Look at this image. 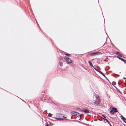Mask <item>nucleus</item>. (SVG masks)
<instances>
[{"instance_id": "f257e3e1", "label": "nucleus", "mask_w": 126, "mask_h": 126, "mask_svg": "<svg viewBox=\"0 0 126 126\" xmlns=\"http://www.w3.org/2000/svg\"><path fill=\"white\" fill-rule=\"evenodd\" d=\"M95 97L96 99L95 100L94 103L97 105L99 104L101 102L100 97L97 94H95Z\"/></svg>"}, {"instance_id": "f03ea898", "label": "nucleus", "mask_w": 126, "mask_h": 126, "mask_svg": "<svg viewBox=\"0 0 126 126\" xmlns=\"http://www.w3.org/2000/svg\"><path fill=\"white\" fill-rule=\"evenodd\" d=\"M118 111L117 109L114 107L112 108L111 110L110 111V112L112 114H114V113Z\"/></svg>"}, {"instance_id": "7ed1b4c3", "label": "nucleus", "mask_w": 126, "mask_h": 126, "mask_svg": "<svg viewBox=\"0 0 126 126\" xmlns=\"http://www.w3.org/2000/svg\"><path fill=\"white\" fill-rule=\"evenodd\" d=\"M77 114H79V116H80V117L81 116V115H80L79 113L77 112H75L74 111H72L71 112V114L72 115V116H71V118H72V116L73 115L74 116H76V115H77Z\"/></svg>"}, {"instance_id": "20e7f679", "label": "nucleus", "mask_w": 126, "mask_h": 126, "mask_svg": "<svg viewBox=\"0 0 126 126\" xmlns=\"http://www.w3.org/2000/svg\"><path fill=\"white\" fill-rule=\"evenodd\" d=\"M65 58L66 60V61L68 64H69L72 63V61L71 59L66 56L65 57Z\"/></svg>"}, {"instance_id": "39448f33", "label": "nucleus", "mask_w": 126, "mask_h": 126, "mask_svg": "<svg viewBox=\"0 0 126 126\" xmlns=\"http://www.w3.org/2000/svg\"><path fill=\"white\" fill-rule=\"evenodd\" d=\"M82 111L84 112L85 113H88L89 112V110H88L85 109H83Z\"/></svg>"}, {"instance_id": "423d86ee", "label": "nucleus", "mask_w": 126, "mask_h": 126, "mask_svg": "<svg viewBox=\"0 0 126 126\" xmlns=\"http://www.w3.org/2000/svg\"><path fill=\"white\" fill-rule=\"evenodd\" d=\"M120 116L121 118L122 119L123 121L125 123H126V119L122 115H121Z\"/></svg>"}, {"instance_id": "0eeeda50", "label": "nucleus", "mask_w": 126, "mask_h": 126, "mask_svg": "<svg viewBox=\"0 0 126 126\" xmlns=\"http://www.w3.org/2000/svg\"><path fill=\"white\" fill-rule=\"evenodd\" d=\"M104 119V120H105V121L108 123V124L110 126H112L110 124V123L108 121L107 119Z\"/></svg>"}, {"instance_id": "6e6552de", "label": "nucleus", "mask_w": 126, "mask_h": 126, "mask_svg": "<svg viewBox=\"0 0 126 126\" xmlns=\"http://www.w3.org/2000/svg\"><path fill=\"white\" fill-rule=\"evenodd\" d=\"M116 54L118 55L121 56V57H122V55L120 54V53L118 52H116Z\"/></svg>"}, {"instance_id": "1a4fd4ad", "label": "nucleus", "mask_w": 126, "mask_h": 126, "mask_svg": "<svg viewBox=\"0 0 126 126\" xmlns=\"http://www.w3.org/2000/svg\"><path fill=\"white\" fill-rule=\"evenodd\" d=\"M54 118L57 119V120H63V118Z\"/></svg>"}, {"instance_id": "9d476101", "label": "nucleus", "mask_w": 126, "mask_h": 126, "mask_svg": "<svg viewBox=\"0 0 126 126\" xmlns=\"http://www.w3.org/2000/svg\"><path fill=\"white\" fill-rule=\"evenodd\" d=\"M88 62V63H89V64L90 65V66L93 67V65L92 64V63L91 62H90V61H89Z\"/></svg>"}, {"instance_id": "9b49d317", "label": "nucleus", "mask_w": 126, "mask_h": 126, "mask_svg": "<svg viewBox=\"0 0 126 126\" xmlns=\"http://www.w3.org/2000/svg\"><path fill=\"white\" fill-rule=\"evenodd\" d=\"M117 57L119 58V59H120L122 61H123L124 60L123 59L120 57L119 56H117Z\"/></svg>"}, {"instance_id": "f8f14e48", "label": "nucleus", "mask_w": 126, "mask_h": 126, "mask_svg": "<svg viewBox=\"0 0 126 126\" xmlns=\"http://www.w3.org/2000/svg\"><path fill=\"white\" fill-rule=\"evenodd\" d=\"M100 73L104 77L106 78H107L105 75L102 72H100Z\"/></svg>"}, {"instance_id": "ddd939ff", "label": "nucleus", "mask_w": 126, "mask_h": 126, "mask_svg": "<svg viewBox=\"0 0 126 126\" xmlns=\"http://www.w3.org/2000/svg\"><path fill=\"white\" fill-rule=\"evenodd\" d=\"M59 65L61 66H62L63 65V64L62 63V62H59Z\"/></svg>"}, {"instance_id": "4468645a", "label": "nucleus", "mask_w": 126, "mask_h": 126, "mask_svg": "<svg viewBox=\"0 0 126 126\" xmlns=\"http://www.w3.org/2000/svg\"><path fill=\"white\" fill-rule=\"evenodd\" d=\"M102 116L104 117L103 118L102 117V118L104 120V119H106V117L104 115H102Z\"/></svg>"}, {"instance_id": "2eb2a0df", "label": "nucleus", "mask_w": 126, "mask_h": 126, "mask_svg": "<svg viewBox=\"0 0 126 126\" xmlns=\"http://www.w3.org/2000/svg\"><path fill=\"white\" fill-rule=\"evenodd\" d=\"M65 54L66 55L68 56H69L70 55L68 53H65Z\"/></svg>"}, {"instance_id": "dca6fc26", "label": "nucleus", "mask_w": 126, "mask_h": 126, "mask_svg": "<svg viewBox=\"0 0 126 126\" xmlns=\"http://www.w3.org/2000/svg\"><path fill=\"white\" fill-rule=\"evenodd\" d=\"M96 54V53H92L91 54V55H94L95 54Z\"/></svg>"}, {"instance_id": "f3484780", "label": "nucleus", "mask_w": 126, "mask_h": 126, "mask_svg": "<svg viewBox=\"0 0 126 126\" xmlns=\"http://www.w3.org/2000/svg\"><path fill=\"white\" fill-rule=\"evenodd\" d=\"M93 68L95 69V70L96 71H97V69L96 68H95V67H94V66H93Z\"/></svg>"}, {"instance_id": "a211bd4d", "label": "nucleus", "mask_w": 126, "mask_h": 126, "mask_svg": "<svg viewBox=\"0 0 126 126\" xmlns=\"http://www.w3.org/2000/svg\"><path fill=\"white\" fill-rule=\"evenodd\" d=\"M49 115H50L51 116L52 115L50 113H49L48 114V116Z\"/></svg>"}, {"instance_id": "6ab92c4d", "label": "nucleus", "mask_w": 126, "mask_h": 126, "mask_svg": "<svg viewBox=\"0 0 126 126\" xmlns=\"http://www.w3.org/2000/svg\"><path fill=\"white\" fill-rule=\"evenodd\" d=\"M46 126H49V125L48 124H47L46 125Z\"/></svg>"}, {"instance_id": "aec40b11", "label": "nucleus", "mask_w": 126, "mask_h": 126, "mask_svg": "<svg viewBox=\"0 0 126 126\" xmlns=\"http://www.w3.org/2000/svg\"><path fill=\"white\" fill-rule=\"evenodd\" d=\"M97 71L98 72H99V73H100V72H101V71H99V70H97Z\"/></svg>"}, {"instance_id": "412c9836", "label": "nucleus", "mask_w": 126, "mask_h": 126, "mask_svg": "<svg viewBox=\"0 0 126 126\" xmlns=\"http://www.w3.org/2000/svg\"><path fill=\"white\" fill-rule=\"evenodd\" d=\"M125 63H126V60H124V61H123Z\"/></svg>"}, {"instance_id": "4be33fe9", "label": "nucleus", "mask_w": 126, "mask_h": 126, "mask_svg": "<svg viewBox=\"0 0 126 126\" xmlns=\"http://www.w3.org/2000/svg\"><path fill=\"white\" fill-rule=\"evenodd\" d=\"M123 78V79H126V78H125L124 77V78Z\"/></svg>"}, {"instance_id": "5701e85b", "label": "nucleus", "mask_w": 126, "mask_h": 126, "mask_svg": "<svg viewBox=\"0 0 126 126\" xmlns=\"http://www.w3.org/2000/svg\"><path fill=\"white\" fill-rule=\"evenodd\" d=\"M79 114H77V116H79Z\"/></svg>"}, {"instance_id": "b1692460", "label": "nucleus", "mask_w": 126, "mask_h": 126, "mask_svg": "<svg viewBox=\"0 0 126 126\" xmlns=\"http://www.w3.org/2000/svg\"><path fill=\"white\" fill-rule=\"evenodd\" d=\"M119 76V75H118V76Z\"/></svg>"}, {"instance_id": "393cba45", "label": "nucleus", "mask_w": 126, "mask_h": 126, "mask_svg": "<svg viewBox=\"0 0 126 126\" xmlns=\"http://www.w3.org/2000/svg\"><path fill=\"white\" fill-rule=\"evenodd\" d=\"M118 83V84H119V82Z\"/></svg>"}]
</instances>
